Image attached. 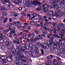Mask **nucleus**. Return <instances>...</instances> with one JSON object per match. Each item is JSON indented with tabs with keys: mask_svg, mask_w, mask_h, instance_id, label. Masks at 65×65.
Returning a JSON list of instances; mask_svg holds the SVG:
<instances>
[{
	"mask_svg": "<svg viewBox=\"0 0 65 65\" xmlns=\"http://www.w3.org/2000/svg\"><path fill=\"white\" fill-rule=\"evenodd\" d=\"M16 41H17V44H20V42H19V41H20V40H19V39H16Z\"/></svg>",
	"mask_w": 65,
	"mask_h": 65,
	"instance_id": "39",
	"label": "nucleus"
},
{
	"mask_svg": "<svg viewBox=\"0 0 65 65\" xmlns=\"http://www.w3.org/2000/svg\"><path fill=\"white\" fill-rule=\"evenodd\" d=\"M5 10H7V9L5 8L4 7H3L2 6H0V10H1V12H3V11H4Z\"/></svg>",
	"mask_w": 65,
	"mask_h": 65,
	"instance_id": "10",
	"label": "nucleus"
},
{
	"mask_svg": "<svg viewBox=\"0 0 65 65\" xmlns=\"http://www.w3.org/2000/svg\"><path fill=\"white\" fill-rule=\"evenodd\" d=\"M48 30L50 32V34H52V32H53V29L50 28H48Z\"/></svg>",
	"mask_w": 65,
	"mask_h": 65,
	"instance_id": "22",
	"label": "nucleus"
},
{
	"mask_svg": "<svg viewBox=\"0 0 65 65\" xmlns=\"http://www.w3.org/2000/svg\"><path fill=\"white\" fill-rule=\"evenodd\" d=\"M9 22L11 23V22H12V19L11 18H10L9 19Z\"/></svg>",
	"mask_w": 65,
	"mask_h": 65,
	"instance_id": "62",
	"label": "nucleus"
},
{
	"mask_svg": "<svg viewBox=\"0 0 65 65\" xmlns=\"http://www.w3.org/2000/svg\"><path fill=\"white\" fill-rule=\"evenodd\" d=\"M24 25H25V26H28V24L27 23H24Z\"/></svg>",
	"mask_w": 65,
	"mask_h": 65,
	"instance_id": "58",
	"label": "nucleus"
},
{
	"mask_svg": "<svg viewBox=\"0 0 65 65\" xmlns=\"http://www.w3.org/2000/svg\"><path fill=\"white\" fill-rule=\"evenodd\" d=\"M43 45L44 46H43L44 47V46H45V45H46V43L45 42H44L43 43Z\"/></svg>",
	"mask_w": 65,
	"mask_h": 65,
	"instance_id": "60",
	"label": "nucleus"
},
{
	"mask_svg": "<svg viewBox=\"0 0 65 65\" xmlns=\"http://www.w3.org/2000/svg\"><path fill=\"white\" fill-rule=\"evenodd\" d=\"M31 15L33 16L34 17H32V18L33 19L34 18H35V17H37L38 16L39 18H41V16L40 15H39L38 14H34L33 13H32L31 14Z\"/></svg>",
	"mask_w": 65,
	"mask_h": 65,
	"instance_id": "11",
	"label": "nucleus"
},
{
	"mask_svg": "<svg viewBox=\"0 0 65 65\" xmlns=\"http://www.w3.org/2000/svg\"><path fill=\"white\" fill-rule=\"evenodd\" d=\"M5 48V47H4V46H2L1 47V49H4Z\"/></svg>",
	"mask_w": 65,
	"mask_h": 65,
	"instance_id": "56",
	"label": "nucleus"
},
{
	"mask_svg": "<svg viewBox=\"0 0 65 65\" xmlns=\"http://www.w3.org/2000/svg\"><path fill=\"white\" fill-rule=\"evenodd\" d=\"M65 6L64 4H63V5H61V6L60 8L61 9H63V8H64V7H65Z\"/></svg>",
	"mask_w": 65,
	"mask_h": 65,
	"instance_id": "29",
	"label": "nucleus"
},
{
	"mask_svg": "<svg viewBox=\"0 0 65 65\" xmlns=\"http://www.w3.org/2000/svg\"><path fill=\"white\" fill-rule=\"evenodd\" d=\"M54 15L56 17H58V14L57 13H55Z\"/></svg>",
	"mask_w": 65,
	"mask_h": 65,
	"instance_id": "63",
	"label": "nucleus"
},
{
	"mask_svg": "<svg viewBox=\"0 0 65 65\" xmlns=\"http://www.w3.org/2000/svg\"><path fill=\"white\" fill-rule=\"evenodd\" d=\"M36 11H40L42 9V7H37L36 9Z\"/></svg>",
	"mask_w": 65,
	"mask_h": 65,
	"instance_id": "19",
	"label": "nucleus"
},
{
	"mask_svg": "<svg viewBox=\"0 0 65 65\" xmlns=\"http://www.w3.org/2000/svg\"><path fill=\"white\" fill-rule=\"evenodd\" d=\"M61 34H59V35L60 36H59L58 35H56V37H57V38H61V39H63V37L65 38V37H64V35H63V34H64V33L62 32H61Z\"/></svg>",
	"mask_w": 65,
	"mask_h": 65,
	"instance_id": "7",
	"label": "nucleus"
},
{
	"mask_svg": "<svg viewBox=\"0 0 65 65\" xmlns=\"http://www.w3.org/2000/svg\"><path fill=\"white\" fill-rule=\"evenodd\" d=\"M22 15H23V16H26V14H25L24 13H21Z\"/></svg>",
	"mask_w": 65,
	"mask_h": 65,
	"instance_id": "61",
	"label": "nucleus"
},
{
	"mask_svg": "<svg viewBox=\"0 0 65 65\" xmlns=\"http://www.w3.org/2000/svg\"><path fill=\"white\" fill-rule=\"evenodd\" d=\"M31 35H32V37H34L35 36V34L34 33H32L31 34Z\"/></svg>",
	"mask_w": 65,
	"mask_h": 65,
	"instance_id": "64",
	"label": "nucleus"
},
{
	"mask_svg": "<svg viewBox=\"0 0 65 65\" xmlns=\"http://www.w3.org/2000/svg\"><path fill=\"white\" fill-rule=\"evenodd\" d=\"M44 30H47V28L46 27H45V26L44 27Z\"/></svg>",
	"mask_w": 65,
	"mask_h": 65,
	"instance_id": "54",
	"label": "nucleus"
},
{
	"mask_svg": "<svg viewBox=\"0 0 65 65\" xmlns=\"http://www.w3.org/2000/svg\"><path fill=\"white\" fill-rule=\"evenodd\" d=\"M2 39L0 40V42H1V43H3V42H4V41H3V40Z\"/></svg>",
	"mask_w": 65,
	"mask_h": 65,
	"instance_id": "50",
	"label": "nucleus"
},
{
	"mask_svg": "<svg viewBox=\"0 0 65 65\" xmlns=\"http://www.w3.org/2000/svg\"><path fill=\"white\" fill-rule=\"evenodd\" d=\"M58 6V7L59 8H61V4H58L56 6Z\"/></svg>",
	"mask_w": 65,
	"mask_h": 65,
	"instance_id": "46",
	"label": "nucleus"
},
{
	"mask_svg": "<svg viewBox=\"0 0 65 65\" xmlns=\"http://www.w3.org/2000/svg\"><path fill=\"white\" fill-rule=\"evenodd\" d=\"M12 51H13L14 52H16V51H15V49L14 47H12Z\"/></svg>",
	"mask_w": 65,
	"mask_h": 65,
	"instance_id": "47",
	"label": "nucleus"
},
{
	"mask_svg": "<svg viewBox=\"0 0 65 65\" xmlns=\"http://www.w3.org/2000/svg\"><path fill=\"white\" fill-rule=\"evenodd\" d=\"M42 32L44 34H46L47 33V32L46 31H45L44 30H43Z\"/></svg>",
	"mask_w": 65,
	"mask_h": 65,
	"instance_id": "30",
	"label": "nucleus"
},
{
	"mask_svg": "<svg viewBox=\"0 0 65 65\" xmlns=\"http://www.w3.org/2000/svg\"><path fill=\"white\" fill-rule=\"evenodd\" d=\"M34 38L33 37H31L30 38V39H25V40H26V41L27 42H31L32 43H33V42H34L35 41L34 40H35L34 39Z\"/></svg>",
	"mask_w": 65,
	"mask_h": 65,
	"instance_id": "9",
	"label": "nucleus"
},
{
	"mask_svg": "<svg viewBox=\"0 0 65 65\" xmlns=\"http://www.w3.org/2000/svg\"><path fill=\"white\" fill-rule=\"evenodd\" d=\"M37 45L38 46H42V45L41 44H40V43L39 42H37Z\"/></svg>",
	"mask_w": 65,
	"mask_h": 65,
	"instance_id": "31",
	"label": "nucleus"
},
{
	"mask_svg": "<svg viewBox=\"0 0 65 65\" xmlns=\"http://www.w3.org/2000/svg\"><path fill=\"white\" fill-rule=\"evenodd\" d=\"M34 25L35 26H37V27H39V26H40V24H39L37 23H34Z\"/></svg>",
	"mask_w": 65,
	"mask_h": 65,
	"instance_id": "34",
	"label": "nucleus"
},
{
	"mask_svg": "<svg viewBox=\"0 0 65 65\" xmlns=\"http://www.w3.org/2000/svg\"><path fill=\"white\" fill-rule=\"evenodd\" d=\"M55 27H54V26H51V28L53 30H54L55 29H56V28H55Z\"/></svg>",
	"mask_w": 65,
	"mask_h": 65,
	"instance_id": "45",
	"label": "nucleus"
},
{
	"mask_svg": "<svg viewBox=\"0 0 65 65\" xmlns=\"http://www.w3.org/2000/svg\"><path fill=\"white\" fill-rule=\"evenodd\" d=\"M15 14V12H14L11 13L10 14V15L11 16H13V15H14V14Z\"/></svg>",
	"mask_w": 65,
	"mask_h": 65,
	"instance_id": "36",
	"label": "nucleus"
},
{
	"mask_svg": "<svg viewBox=\"0 0 65 65\" xmlns=\"http://www.w3.org/2000/svg\"><path fill=\"white\" fill-rule=\"evenodd\" d=\"M35 49V53L37 55L39 54V50H38V46L37 44H35L34 46Z\"/></svg>",
	"mask_w": 65,
	"mask_h": 65,
	"instance_id": "6",
	"label": "nucleus"
},
{
	"mask_svg": "<svg viewBox=\"0 0 65 65\" xmlns=\"http://www.w3.org/2000/svg\"><path fill=\"white\" fill-rule=\"evenodd\" d=\"M5 17H0V20L1 21H2V20H4V19H5Z\"/></svg>",
	"mask_w": 65,
	"mask_h": 65,
	"instance_id": "32",
	"label": "nucleus"
},
{
	"mask_svg": "<svg viewBox=\"0 0 65 65\" xmlns=\"http://www.w3.org/2000/svg\"><path fill=\"white\" fill-rule=\"evenodd\" d=\"M63 12H61L59 14V17H61L62 16H63Z\"/></svg>",
	"mask_w": 65,
	"mask_h": 65,
	"instance_id": "38",
	"label": "nucleus"
},
{
	"mask_svg": "<svg viewBox=\"0 0 65 65\" xmlns=\"http://www.w3.org/2000/svg\"><path fill=\"white\" fill-rule=\"evenodd\" d=\"M50 41H46V43L47 45H50Z\"/></svg>",
	"mask_w": 65,
	"mask_h": 65,
	"instance_id": "37",
	"label": "nucleus"
},
{
	"mask_svg": "<svg viewBox=\"0 0 65 65\" xmlns=\"http://www.w3.org/2000/svg\"><path fill=\"white\" fill-rule=\"evenodd\" d=\"M62 41V40L60 39L59 40V41L58 42V43H59V44H60L61 43V42Z\"/></svg>",
	"mask_w": 65,
	"mask_h": 65,
	"instance_id": "51",
	"label": "nucleus"
},
{
	"mask_svg": "<svg viewBox=\"0 0 65 65\" xmlns=\"http://www.w3.org/2000/svg\"><path fill=\"white\" fill-rule=\"evenodd\" d=\"M2 15H7V13L6 12H3L2 13Z\"/></svg>",
	"mask_w": 65,
	"mask_h": 65,
	"instance_id": "42",
	"label": "nucleus"
},
{
	"mask_svg": "<svg viewBox=\"0 0 65 65\" xmlns=\"http://www.w3.org/2000/svg\"><path fill=\"white\" fill-rule=\"evenodd\" d=\"M54 47L55 49H60L61 46L59 44V43L56 41H55L54 42Z\"/></svg>",
	"mask_w": 65,
	"mask_h": 65,
	"instance_id": "5",
	"label": "nucleus"
},
{
	"mask_svg": "<svg viewBox=\"0 0 65 65\" xmlns=\"http://www.w3.org/2000/svg\"><path fill=\"white\" fill-rule=\"evenodd\" d=\"M18 51H20L22 53H24V52L25 53L27 54H28V53L30 56H33V53L32 52L29 51V52H28L26 49H23V48L22 47V46L21 45L19 46L18 47Z\"/></svg>",
	"mask_w": 65,
	"mask_h": 65,
	"instance_id": "2",
	"label": "nucleus"
},
{
	"mask_svg": "<svg viewBox=\"0 0 65 65\" xmlns=\"http://www.w3.org/2000/svg\"><path fill=\"white\" fill-rule=\"evenodd\" d=\"M17 55L18 57H16V58H23V59H25L27 60H28V58L27 57H25V56L23 55L22 53H21V52H20L19 51H18L17 52Z\"/></svg>",
	"mask_w": 65,
	"mask_h": 65,
	"instance_id": "3",
	"label": "nucleus"
},
{
	"mask_svg": "<svg viewBox=\"0 0 65 65\" xmlns=\"http://www.w3.org/2000/svg\"><path fill=\"white\" fill-rule=\"evenodd\" d=\"M0 38L1 39H6V37L5 36H2V34H1V36H0Z\"/></svg>",
	"mask_w": 65,
	"mask_h": 65,
	"instance_id": "17",
	"label": "nucleus"
},
{
	"mask_svg": "<svg viewBox=\"0 0 65 65\" xmlns=\"http://www.w3.org/2000/svg\"><path fill=\"white\" fill-rule=\"evenodd\" d=\"M53 31H53V32L54 34H56L57 33V29H55L54 30H53Z\"/></svg>",
	"mask_w": 65,
	"mask_h": 65,
	"instance_id": "43",
	"label": "nucleus"
},
{
	"mask_svg": "<svg viewBox=\"0 0 65 65\" xmlns=\"http://www.w3.org/2000/svg\"><path fill=\"white\" fill-rule=\"evenodd\" d=\"M41 52L42 53V54L43 55V54H44V51H43V50H41Z\"/></svg>",
	"mask_w": 65,
	"mask_h": 65,
	"instance_id": "49",
	"label": "nucleus"
},
{
	"mask_svg": "<svg viewBox=\"0 0 65 65\" xmlns=\"http://www.w3.org/2000/svg\"><path fill=\"white\" fill-rule=\"evenodd\" d=\"M27 27V26H26L25 25L24 26H23V27L22 28L23 29H25V28H26Z\"/></svg>",
	"mask_w": 65,
	"mask_h": 65,
	"instance_id": "57",
	"label": "nucleus"
},
{
	"mask_svg": "<svg viewBox=\"0 0 65 65\" xmlns=\"http://www.w3.org/2000/svg\"><path fill=\"white\" fill-rule=\"evenodd\" d=\"M10 2V0H2V2L3 4H5L6 3H9Z\"/></svg>",
	"mask_w": 65,
	"mask_h": 65,
	"instance_id": "12",
	"label": "nucleus"
},
{
	"mask_svg": "<svg viewBox=\"0 0 65 65\" xmlns=\"http://www.w3.org/2000/svg\"><path fill=\"white\" fill-rule=\"evenodd\" d=\"M12 1H13L15 4H17V5H19V6H20L21 5V4L19 2H17L15 0H12Z\"/></svg>",
	"mask_w": 65,
	"mask_h": 65,
	"instance_id": "16",
	"label": "nucleus"
},
{
	"mask_svg": "<svg viewBox=\"0 0 65 65\" xmlns=\"http://www.w3.org/2000/svg\"><path fill=\"white\" fill-rule=\"evenodd\" d=\"M60 3L61 4H65V2L64 1H61Z\"/></svg>",
	"mask_w": 65,
	"mask_h": 65,
	"instance_id": "48",
	"label": "nucleus"
},
{
	"mask_svg": "<svg viewBox=\"0 0 65 65\" xmlns=\"http://www.w3.org/2000/svg\"><path fill=\"white\" fill-rule=\"evenodd\" d=\"M53 57H54V56L51 55L50 56H48L47 57V59H49V60H50V59H51V60H52L53 59Z\"/></svg>",
	"mask_w": 65,
	"mask_h": 65,
	"instance_id": "18",
	"label": "nucleus"
},
{
	"mask_svg": "<svg viewBox=\"0 0 65 65\" xmlns=\"http://www.w3.org/2000/svg\"><path fill=\"white\" fill-rule=\"evenodd\" d=\"M52 62V61L50 60H48L47 61V63L48 64H51Z\"/></svg>",
	"mask_w": 65,
	"mask_h": 65,
	"instance_id": "44",
	"label": "nucleus"
},
{
	"mask_svg": "<svg viewBox=\"0 0 65 65\" xmlns=\"http://www.w3.org/2000/svg\"><path fill=\"white\" fill-rule=\"evenodd\" d=\"M20 58H17V60L15 61V63L17 65H18L20 63V62H19V61H20V60H20Z\"/></svg>",
	"mask_w": 65,
	"mask_h": 65,
	"instance_id": "13",
	"label": "nucleus"
},
{
	"mask_svg": "<svg viewBox=\"0 0 65 65\" xmlns=\"http://www.w3.org/2000/svg\"><path fill=\"white\" fill-rule=\"evenodd\" d=\"M55 48H51L50 49V51L52 52V53H53L54 51H55Z\"/></svg>",
	"mask_w": 65,
	"mask_h": 65,
	"instance_id": "24",
	"label": "nucleus"
},
{
	"mask_svg": "<svg viewBox=\"0 0 65 65\" xmlns=\"http://www.w3.org/2000/svg\"><path fill=\"white\" fill-rule=\"evenodd\" d=\"M27 45H28L27 44H25L24 45V46H25V49H24V48L22 47V48H23V49H26L27 48Z\"/></svg>",
	"mask_w": 65,
	"mask_h": 65,
	"instance_id": "40",
	"label": "nucleus"
},
{
	"mask_svg": "<svg viewBox=\"0 0 65 65\" xmlns=\"http://www.w3.org/2000/svg\"><path fill=\"white\" fill-rule=\"evenodd\" d=\"M61 52L62 53H64L65 52V48L63 49L61 51Z\"/></svg>",
	"mask_w": 65,
	"mask_h": 65,
	"instance_id": "41",
	"label": "nucleus"
},
{
	"mask_svg": "<svg viewBox=\"0 0 65 65\" xmlns=\"http://www.w3.org/2000/svg\"><path fill=\"white\" fill-rule=\"evenodd\" d=\"M56 30L57 32H60V31L61 30V28L59 27H58L57 28V29H56Z\"/></svg>",
	"mask_w": 65,
	"mask_h": 65,
	"instance_id": "25",
	"label": "nucleus"
},
{
	"mask_svg": "<svg viewBox=\"0 0 65 65\" xmlns=\"http://www.w3.org/2000/svg\"><path fill=\"white\" fill-rule=\"evenodd\" d=\"M47 7H44V9H43V10L44 11V12H45V13H46V12H47L48 9H47Z\"/></svg>",
	"mask_w": 65,
	"mask_h": 65,
	"instance_id": "20",
	"label": "nucleus"
},
{
	"mask_svg": "<svg viewBox=\"0 0 65 65\" xmlns=\"http://www.w3.org/2000/svg\"><path fill=\"white\" fill-rule=\"evenodd\" d=\"M42 7H43V8H44V7H48V5L46 4L44 5H42Z\"/></svg>",
	"mask_w": 65,
	"mask_h": 65,
	"instance_id": "28",
	"label": "nucleus"
},
{
	"mask_svg": "<svg viewBox=\"0 0 65 65\" xmlns=\"http://www.w3.org/2000/svg\"><path fill=\"white\" fill-rule=\"evenodd\" d=\"M13 56H16V53L15 52H14L13 53Z\"/></svg>",
	"mask_w": 65,
	"mask_h": 65,
	"instance_id": "59",
	"label": "nucleus"
},
{
	"mask_svg": "<svg viewBox=\"0 0 65 65\" xmlns=\"http://www.w3.org/2000/svg\"><path fill=\"white\" fill-rule=\"evenodd\" d=\"M23 27V26L22 25H18L17 26V28L18 29H20V28H22V27Z\"/></svg>",
	"mask_w": 65,
	"mask_h": 65,
	"instance_id": "35",
	"label": "nucleus"
},
{
	"mask_svg": "<svg viewBox=\"0 0 65 65\" xmlns=\"http://www.w3.org/2000/svg\"><path fill=\"white\" fill-rule=\"evenodd\" d=\"M7 52L9 53V55L10 56V54H10V52H11V50H10V49H9L7 51Z\"/></svg>",
	"mask_w": 65,
	"mask_h": 65,
	"instance_id": "33",
	"label": "nucleus"
},
{
	"mask_svg": "<svg viewBox=\"0 0 65 65\" xmlns=\"http://www.w3.org/2000/svg\"><path fill=\"white\" fill-rule=\"evenodd\" d=\"M5 45L6 46H9V39H7V40L6 41Z\"/></svg>",
	"mask_w": 65,
	"mask_h": 65,
	"instance_id": "14",
	"label": "nucleus"
},
{
	"mask_svg": "<svg viewBox=\"0 0 65 65\" xmlns=\"http://www.w3.org/2000/svg\"><path fill=\"white\" fill-rule=\"evenodd\" d=\"M19 60H20V61H22V62H26V60L25 59H23V57L20 58H19Z\"/></svg>",
	"mask_w": 65,
	"mask_h": 65,
	"instance_id": "21",
	"label": "nucleus"
},
{
	"mask_svg": "<svg viewBox=\"0 0 65 65\" xmlns=\"http://www.w3.org/2000/svg\"><path fill=\"white\" fill-rule=\"evenodd\" d=\"M18 2H19L20 3H21L22 2V0H18Z\"/></svg>",
	"mask_w": 65,
	"mask_h": 65,
	"instance_id": "52",
	"label": "nucleus"
},
{
	"mask_svg": "<svg viewBox=\"0 0 65 65\" xmlns=\"http://www.w3.org/2000/svg\"><path fill=\"white\" fill-rule=\"evenodd\" d=\"M2 62L4 63H6V61L5 60H3L2 61Z\"/></svg>",
	"mask_w": 65,
	"mask_h": 65,
	"instance_id": "55",
	"label": "nucleus"
},
{
	"mask_svg": "<svg viewBox=\"0 0 65 65\" xmlns=\"http://www.w3.org/2000/svg\"><path fill=\"white\" fill-rule=\"evenodd\" d=\"M42 47L43 48H45L46 49H47V50H48V48H49V46H46L44 47L43 46Z\"/></svg>",
	"mask_w": 65,
	"mask_h": 65,
	"instance_id": "27",
	"label": "nucleus"
},
{
	"mask_svg": "<svg viewBox=\"0 0 65 65\" xmlns=\"http://www.w3.org/2000/svg\"><path fill=\"white\" fill-rule=\"evenodd\" d=\"M10 55L7 56L6 55H4L5 60H7V61L9 62H11L12 61V55L9 54Z\"/></svg>",
	"mask_w": 65,
	"mask_h": 65,
	"instance_id": "4",
	"label": "nucleus"
},
{
	"mask_svg": "<svg viewBox=\"0 0 65 65\" xmlns=\"http://www.w3.org/2000/svg\"><path fill=\"white\" fill-rule=\"evenodd\" d=\"M58 26H60L61 27H62V28H64L65 27L64 25L62 24L61 23H59L58 24Z\"/></svg>",
	"mask_w": 65,
	"mask_h": 65,
	"instance_id": "23",
	"label": "nucleus"
},
{
	"mask_svg": "<svg viewBox=\"0 0 65 65\" xmlns=\"http://www.w3.org/2000/svg\"><path fill=\"white\" fill-rule=\"evenodd\" d=\"M24 4H26L25 6L27 7H31L32 5L30 4V3L27 1H24Z\"/></svg>",
	"mask_w": 65,
	"mask_h": 65,
	"instance_id": "8",
	"label": "nucleus"
},
{
	"mask_svg": "<svg viewBox=\"0 0 65 65\" xmlns=\"http://www.w3.org/2000/svg\"><path fill=\"white\" fill-rule=\"evenodd\" d=\"M60 0H51L49 1L50 4H52L51 5L50 7L51 8H54L55 9H56L58 10V8H56V6L58 5V3H56V2H59L60 1Z\"/></svg>",
	"mask_w": 65,
	"mask_h": 65,
	"instance_id": "1",
	"label": "nucleus"
},
{
	"mask_svg": "<svg viewBox=\"0 0 65 65\" xmlns=\"http://www.w3.org/2000/svg\"><path fill=\"white\" fill-rule=\"evenodd\" d=\"M54 14V12L52 11H50L48 12V15L49 16H51Z\"/></svg>",
	"mask_w": 65,
	"mask_h": 65,
	"instance_id": "15",
	"label": "nucleus"
},
{
	"mask_svg": "<svg viewBox=\"0 0 65 65\" xmlns=\"http://www.w3.org/2000/svg\"><path fill=\"white\" fill-rule=\"evenodd\" d=\"M1 59H2V60H3L4 59V55L3 56H2L1 57Z\"/></svg>",
	"mask_w": 65,
	"mask_h": 65,
	"instance_id": "53",
	"label": "nucleus"
},
{
	"mask_svg": "<svg viewBox=\"0 0 65 65\" xmlns=\"http://www.w3.org/2000/svg\"><path fill=\"white\" fill-rule=\"evenodd\" d=\"M4 23H6L7 22V20H8V19L7 18H6L4 19Z\"/></svg>",
	"mask_w": 65,
	"mask_h": 65,
	"instance_id": "26",
	"label": "nucleus"
}]
</instances>
